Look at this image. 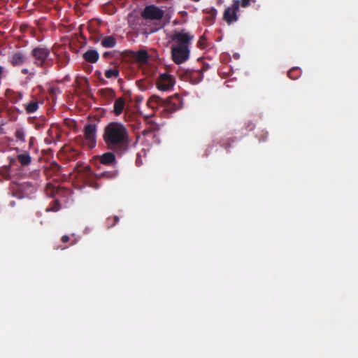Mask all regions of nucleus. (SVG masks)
Returning <instances> with one entry per match:
<instances>
[{"mask_svg":"<svg viewBox=\"0 0 358 358\" xmlns=\"http://www.w3.org/2000/svg\"><path fill=\"white\" fill-rule=\"evenodd\" d=\"M102 138L107 149L119 156L124 155L130 148L129 131L127 126L120 122H111L106 124Z\"/></svg>","mask_w":358,"mask_h":358,"instance_id":"1","label":"nucleus"},{"mask_svg":"<svg viewBox=\"0 0 358 358\" xmlns=\"http://www.w3.org/2000/svg\"><path fill=\"white\" fill-rule=\"evenodd\" d=\"M148 105L152 108L162 107L164 112L172 113L182 107V101L178 94L165 99L153 94L149 98Z\"/></svg>","mask_w":358,"mask_h":358,"instance_id":"2","label":"nucleus"},{"mask_svg":"<svg viewBox=\"0 0 358 358\" xmlns=\"http://www.w3.org/2000/svg\"><path fill=\"white\" fill-rule=\"evenodd\" d=\"M30 56L37 67L48 69L54 64V59L50 57V49L43 45L34 48L31 50Z\"/></svg>","mask_w":358,"mask_h":358,"instance_id":"3","label":"nucleus"},{"mask_svg":"<svg viewBox=\"0 0 358 358\" xmlns=\"http://www.w3.org/2000/svg\"><path fill=\"white\" fill-rule=\"evenodd\" d=\"M73 173L77 178L82 180L86 185L95 189L99 187L94 181L96 174L92 171L90 166L77 165L73 169Z\"/></svg>","mask_w":358,"mask_h":358,"instance_id":"4","label":"nucleus"},{"mask_svg":"<svg viewBox=\"0 0 358 358\" xmlns=\"http://www.w3.org/2000/svg\"><path fill=\"white\" fill-rule=\"evenodd\" d=\"M96 124L95 123H90L85 126L84 128V138L86 141L87 145L90 148H93L96 145ZM84 141L83 137L81 136L76 138V141L78 143H81Z\"/></svg>","mask_w":358,"mask_h":358,"instance_id":"5","label":"nucleus"},{"mask_svg":"<svg viewBox=\"0 0 358 358\" xmlns=\"http://www.w3.org/2000/svg\"><path fill=\"white\" fill-rule=\"evenodd\" d=\"M172 59L176 64L187 61L189 56V49L187 45H177L171 48Z\"/></svg>","mask_w":358,"mask_h":358,"instance_id":"6","label":"nucleus"},{"mask_svg":"<svg viewBox=\"0 0 358 358\" xmlns=\"http://www.w3.org/2000/svg\"><path fill=\"white\" fill-rule=\"evenodd\" d=\"M164 15V11L155 5L146 6L141 13V16L145 20H160Z\"/></svg>","mask_w":358,"mask_h":358,"instance_id":"7","label":"nucleus"},{"mask_svg":"<svg viewBox=\"0 0 358 358\" xmlns=\"http://www.w3.org/2000/svg\"><path fill=\"white\" fill-rule=\"evenodd\" d=\"M171 38L173 41L178 43V45H187L192 43L194 38V36L185 29L175 30L171 36Z\"/></svg>","mask_w":358,"mask_h":358,"instance_id":"8","label":"nucleus"},{"mask_svg":"<svg viewBox=\"0 0 358 358\" xmlns=\"http://www.w3.org/2000/svg\"><path fill=\"white\" fill-rule=\"evenodd\" d=\"M240 1L234 0L231 7H228L224 10L223 14V19L227 22V24H231V23L236 22L238 19L237 12L239 10Z\"/></svg>","mask_w":358,"mask_h":358,"instance_id":"9","label":"nucleus"},{"mask_svg":"<svg viewBox=\"0 0 358 358\" xmlns=\"http://www.w3.org/2000/svg\"><path fill=\"white\" fill-rule=\"evenodd\" d=\"M174 85L173 76L166 73L161 74L157 79V87L162 91H168L172 89Z\"/></svg>","mask_w":358,"mask_h":358,"instance_id":"10","label":"nucleus"},{"mask_svg":"<svg viewBox=\"0 0 358 358\" xmlns=\"http://www.w3.org/2000/svg\"><path fill=\"white\" fill-rule=\"evenodd\" d=\"M121 55L123 57H129L130 59H135L138 62L141 63H146L149 58L148 52L143 50L138 52L133 50H124L121 53Z\"/></svg>","mask_w":358,"mask_h":358,"instance_id":"11","label":"nucleus"},{"mask_svg":"<svg viewBox=\"0 0 358 358\" xmlns=\"http://www.w3.org/2000/svg\"><path fill=\"white\" fill-rule=\"evenodd\" d=\"M27 58L25 54L21 50H17L9 56L8 62L13 66H19L24 64Z\"/></svg>","mask_w":358,"mask_h":358,"instance_id":"12","label":"nucleus"},{"mask_svg":"<svg viewBox=\"0 0 358 358\" xmlns=\"http://www.w3.org/2000/svg\"><path fill=\"white\" fill-rule=\"evenodd\" d=\"M116 153L110 151L106 152L103 153L102 155L99 156V162L101 164L103 165H108V166H113L115 165L117 163L116 157H115Z\"/></svg>","mask_w":358,"mask_h":358,"instance_id":"13","label":"nucleus"},{"mask_svg":"<svg viewBox=\"0 0 358 358\" xmlns=\"http://www.w3.org/2000/svg\"><path fill=\"white\" fill-rule=\"evenodd\" d=\"M117 44L116 38L113 36H106L101 38V45L104 48H114Z\"/></svg>","mask_w":358,"mask_h":358,"instance_id":"14","label":"nucleus"},{"mask_svg":"<svg viewBox=\"0 0 358 358\" xmlns=\"http://www.w3.org/2000/svg\"><path fill=\"white\" fill-rule=\"evenodd\" d=\"M83 58L89 63L94 64L99 59V54L96 50H88L83 54Z\"/></svg>","mask_w":358,"mask_h":358,"instance_id":"15","label":"nucleus"},{"mask_svg":"<svg viewBox=\"0 0 358 358\" xmlns=\"http://www.w3.org/2000/svg\"><path fill=\"white\" fill-rule=\"evenodd\" d=\"M6 94L10 102L13 104H16L23 98V93L22 92H15L11 90H7Z\"/></svg>","mask_w":358,"mask_h":358,"instance_id":"16","label":"nucleus"},{"mask_svg":"<svg viewBox=\"0 0 358 358\" xmlns=\"http://www.w3.org/2000/svg\"><path fill=\"white\" fill-rule=\"evenodd\" d=\"M39 101L35 97H32V100H31L28 103L24 105V109L27 114L34 113L38 109Z\"/></svg>","mask_w":358,"mask_h":358,"instance_id":"17","label":"nucleus"},{"mask_svg":"<svg viewBox=\"0 0 358 358\" xmlns=\"http://www.w3.org/2000/svg\"><path fill=\"white\" fill-rule=\"evenodd\" d=\"M57 64L59 68L65 66L69 62L70 56L66 52L56 55Z\"/></svg>","mask_w":358,"mask_h":358,"instance_id":"18","label":"nucleus"},{"mask_svg":"<svg viewBox=\"0 0 358 358\" xmlns=\"http://www.w3.org/2000/svg\"><path fill=\"white\" fill-rule=\"evenodd\" d=\"M124 106H125V101H124V98L123 97L117 98L115 101L114 106H113V113H115V115H120L122 113V111L124 108Z\"/></svg>","mask_w":358,"mask_h":358,"instance_id":"19","label":"nucleus"},{"mask_svg":"<svg viewBox=\"0 0 358 358\" xmlns=\"http://www.w3.org/2000/svg\"><path fill=\"white\" fill-rule=\"evenodd\" d=\"M71 191L66 187H58L57 196L61 199H64V201L68 203L71 197Z\"/></svg>","mask_w":358,"mask_h":358,"instance_id":"20","label":"nucleus"},{"mask_svg":"<svg viewBox=\"0 0 358 358\" xmlns=\"http://www.w3.org/2000/svg\"><path fill=\"white\" fill-rule=\"evenodd\" d=\"M147 127L152 133V137L155 138L154 142L158 143L159 139L156 134V131H157L159 129V126L152 121H148L147 123Z\"/></svg>","mask_w":358,"mask_h":358,"instance_id":"21","label":"nucleus"},{"mask_svg":"<svg viewBox=\"0 0 358 358\" xmlns=\"http://www.w3.org/2000/svg\"><path fill=\"white\" fill-rule=\"evenodd\" d=\"M17 159L22 166H27L31 162V157L28 152L18 155Z\"/></svg>","mask_w":358,"mask_h":358,"instance_id":"22","label":"nucleus"},{"mask_svg":"<svg viewBox=\"0 0 358 358\" xmlns=\"http://www.w3.org/2000/svg\"><path fill=\"white\" fill-rule=\"evenodd\" d=\"M187 73L189 74L190 81L194 84L199 83L203 77V73L201 71H192Z\"/></svg>","mask_w":358,"mask_h":358,"instance_id":"23","label":"nucleus"},{"mask_svg":"<svg viewBox=\"0 0 358 358\" xmlns=\"http://www.w3.org/2000/svg\"><path fill=\"white\" fill-rule=\"evenodd\" d=\"M118 64H116L113 69H108L105 71V76L106 78H117L120 76V71L118 69Z\"/></svg>","mask_w":358,"mask_h":358,"instance_id":"24","label":"nucleus"},{"mask_svg":"<svg viewBox=\"0 0 358 358\" xmlns=\"http://www.w3.org/2000/svg\"><path fill=\"white\" fill-rule=\"evenodd\" d=\"M118 175L117 170H113L110 171H103L100 174H96V179H99L101 178H106L107 179H113L116 178Z\"/></svg>","mask_w":358,"mask_h":358,"instance_id":"25","label":"nucleus"},{"mask_svg":"<svg viewBox=\"0 0 358 358\" xmlns=\"http://www.w3.org/2000/svg\"><path fill=\"white\" fill-rule=\"evenodd\" d=\"M301 75V71L298 67H293L287 72V76L292 80H296Z\"/></svg>","mask_w":358,"mask_h":358,"instance_id":"26","label":"nucleus"},{"mask_svg":"<svg viewBox=\"0 0 358 358\" xmlns=\"http://www.w3.org/2000/svg\"><path fill=\"white\" fill-rule=\"evenodd\" d=\"M61 208V205L58 199H55L52 202V204L46 208V212H57Z\"/></svg>","mask_w":358,"mask_h":358,"instance_id":"27","label":"nucleus"},{"mask_svg":"<svg viewBox=\"0 0 358 358\" xmlns=\"http://www.w3.org/2000/svg\"><path fill=\"white\" fill-rule=\"evenodd\" d=\"M57 188H56L52 184L48 183L46 185L45 192L46 194L50 197H55L57 196Z\"/></svg>","mask_w":358,"mask_h":358,"instance_id":"28","label":"nucleus"},{"mask_svg":"<svg viewBox=\"0 0 358 358\" xmlns=\"http://www.w3.org/2000/svg\"><path fill=\"white\" fill-rule=\"evenodd\" d=\"M17 141L24 143L25 142V132L23 128H18L15 130L14 134Z\"/></svg>","mask_w":358,"mask_h":358,"instance_id":"29","label":"nucleus"},{"mask_svg":"<svg viewBox=\"0 0 358 358\" xmlns=\"http://www.w3.org/2000/svg\"><path fill=\"white\" fill-rule=\"evenodd\" d=\"M27 187H29L32 189L31 192L36 189V188L33 185H31V183L27 182L23 185H21L20 187L21 194L18 196L19 198H23L28 194L27 192H24Z\"/></svg>","mask_w":358,"mask_h":358,"instance_id":"30","label":"nucleus"},{"mask_svg":"<svg viewBox=\"0 0 358 358\" xmlns=\"http://www.w3.org/2000/svg\"><path fill=\"white\" fill-rule=\"evenodd\" d=\"M207 38L205 36V34L199 37V39L198 41V43H197V46L198 48H201V49H205L207 48Z\"/></svg>","mask_w":358,"mask_h":358,"instance_id":"31","label":"nucleus"},{"mask_svg":"<svg viewBox=\"0 0 358 358\" xmlns=\"http://www.w3.org/2000/svg\"><path fill=\"white\" fill-rule=\"evenodd\" d=\"M103 96L107 98H113L115 96V91L111 88H106L102 90Z\"/></svg>","mask_w":358,"mask_h":358,"instance_id":"32","label":"nucleus"},{"mask_svg":"<svg viewBox=\"0 0 358 358\" xmlns=\"http://www.w3.org/2000/svg\"><path fill=\"white\" fill-rule=\"evenodd\" d=\"M9 171L10 168L8 166L2 167L0 169V175H2L5 178H8L9 177Z\"/></svg>","mask_w":358,"mask_h":358,"instance_id":"33","label":"nucleus"},{"mask_svg":"<svg viewBox=\"0 0 358 358\" xmlns=\"http://www.w3.org/2000/svg\"><path fill=\"white\" fill-rule=\"evenodd\" d=\"M107 221L109 224V227H111L119 221V217L117 216H114L112 218L109 217L107 219Z\"/></svg>","mask_w":358,"mask_h":358,"instance_id":"34","label":"nucleus"},{"mask_svg":"<svg viewBox=\"0 0 358 358\" xmlns=\"http://www.w3.org/2000/svg\"><path fill=\"white\" fill-rule=\"evenodd\" d=\"M252 0H241L240 6L243 8H248L250 5V2ZM253 2H255V0H252Z\"/></svg>","mask_w":358,"mask_h":358,"instance_id":"35","label":"nucleus"},{"mask_svg":"<svg viewBox=\"0 0 358 358\" xmlns=\"http://www.w3.org/2000/svg\"><path fill=\"white\" fill-rule=\"evenodd\" d=\"M113 56H114L113 52H110V51H106V52H103V54L102 55L103 58H104V59L113 57Z\"/></svg>","mask_w":358,"mask_h":358,"instance_id":"36","label":"nucleus"},{"mask_svg":"<svg viewBox=\"0 0 358 358\" xmlns=\"http://www.w3.org/2000/svg\"><path fill=\"white\" fill-rule=\"evenodd\" d=\"M141 134L143 136H152V133L146 127L141 131Z\"/></svg>","mask_w":358,"mask_h":358,"instance_id":"37","label":"nucleus"},{"mask_svg":"<svg viewBox=\"0 0 358 358\" xmlns=\"http://www.w3.org/2000/svg\"><path fill=\"white\" fill-rule=\"evenodd\" d=\"M57 92H59V90L58 88L57 87H51L50 88L49 90V94L50 96H53L55 94H56Z\"/></svg>","mask_w":358,"mask_h":358,"instance_id":"38","label":"nucleus"},{"mask_svg":"<svg viewBox=\"0 0 358 358\" xmlns=\"http://www.w3.org/2000/svg\"><path fill=\"white\" fill-rule=\"evenodd\" d=\"M36 142V138L34 137H31L29 139V148H31L34 144V143Z\"/></svg>","mask_w":358,"mask_h":358,"instance_id":"39","label":"nucleus"},{"mask_svg":"<svg viewBox=\"0 0 358 358\" xmlns=\"http://www.w3.org/2000/svg\"><path fill=\"white\" fill-rule=\"evenodd\" d=\"M61 240H62V241L63 243H67V242H69V241L70 238H69V236H67V235H64V236H63L62 237Z\"/></svg>","mask_w":358,"mask_h":358,"instance_id":"40","label":"nucleus"},{"mask_svg":"<svg viewBox=\"0 0 358 358\" xmlns=\"http://www.w3.org/2000/svg\"><path fill=\"white\" fill-rule=\"evenodd\" d=\"M96 74H97L98 78H99V79L101 81L104 82L103 79V78H101V72H100V71H96Z\"/></svg>","mask_w":358,"mask_h":358,"instance_id":"41","label":"nucleus"},{"mask_svg":"<svg viewBox=\"0 0 358 358\" xmlns=\"http://www.w3.org/2000/svg\"><path fill=\"white\" fill-rule=\"evenodd\" d=\"M216 13H217L216 9H215V8H211V10H210V14H211L212 15H215L216 14Z\"/></svg>","mask_w":358,"mask_h":358,"instance_id":"42","label":"nucleus"},{"mask_svg":"<svg viewBox=\"0 0 358 358\" xmlns=\"http://www.w3.org/2000/svg\"><path fill=\"white\" fill-rule=\"evenodd\" d=\"M28 72H29V71H28V69H23L22 70V73L23 74H24V75H25V74H27V73H28Z\"/></svg>","mask_w":358,"mask_h":358,"instance_id":"43","label":"nucleus"},{"mask_svg":"<svg viewBox=\"0 0 358 358\" xmlns=\"http://www.w3.org/2000/svg\"><path fill=\"white\" fill-rule=\"evenodd\" d=\"M15 110H17V112H20L19 109L17 108H15Z\"/></svg>","mask_w":358,"mask_h":358,"instance_id":"44","label":"nucleus"},{"mask_svg":"<svg viewBox=\"0 0 358 358\" xmlns=\"http://www.w3.org/2000/svg\"><path fill=\"white\" fill-rule=\"evenodd\" d=\"M138 138H139V136H138V135H137V136H136V138H137V140L138 139Z\"/></svg>","mask_w":358,"mask_h":358,"instance_id":"45","label":"nucleus"},{"mask_svg":"<svg viewBox=\"0 0 358 358\" xmlns=\"http://www.w3.org/2000/svg\"><path fill=\"white\" fill-rule=\"evenodd\" d=\"M3 55V54H2L1 51L0 50V55Z\"/></svg>","mask_w":358,"mask_h":358,"instance_id":"46","label":"nucleus"}]
</instances>
